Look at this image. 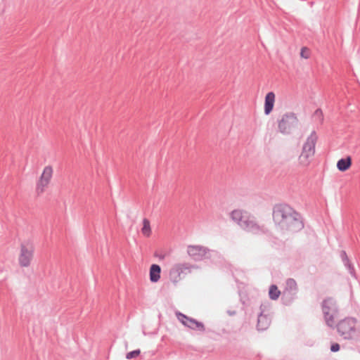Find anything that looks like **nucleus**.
Returning <instances> with one entry per match:
<instances>
[{
  "mask_svg": "<svg viewBox=\"0 0 360 360\" xmlns=\"http://www.w3.org/2000/svg\"><path fill=\"white\" fill-rule=\"evenodd\" d=\"M272 217L276 228L283 234H293L304 228L302 215L288 204L275 205Z\"/></svg>",
  "mask_w": 360,
  "mask_h": 360,
  "instance_id": "obj_1",
  "label": "nucleus"
},
{
  "mask_svg": "<svg viewBox=\"0 0 360 360\" xmlns=\"http://www.w3.org/2000/svg\"><path fill=\"white\" fill-rule=\"evenodd\" d=\"M317 139L318 136L316 131H312L303 144L302 153L299 157V161L301 165L304 166L309 165V159L314 155Z\"/></svg>",
  "mask_w": 360,
  "mask_h": 360,
  "instance_id": "obj_2",
  "label": "nucleus"
},
{
  "mask_svg": "<svg viewBox=\"0 0 360 360\" xmlns=\"http://www.w3.org/2000/svg\"><path fill=\"white\" fill-rule=\"evenodd\" d=\"M321 307L327 326L334 328L335 319L338 314V307L335 301L331 297L324 299Z\"/></svg>",
  "mask_w": 360,
  "mask_h": 360,
  "instance_id": "obj_3",
  "label": "nucleus"
},
{
  "mask_svg": "<svg viewBox=\"0 0 360 360\" xmlns=\"http://www.w3.org/2000/svg\"><path fill=\"white\" fill-rule=\"evenodd\" d=\"M356 319L347 317L335 324V327L337 328L339 335L345 340H352L356 334Z\"/></svg>",
  "mask_w": 360,
  "mask_h": 360,
  "instance_id": "obj_4",
  "label": "nucleus"
},
{
  "mask_svg": "<svg viewBox=\"0 0 360 360\" xmlns=\"http://www.w3.org/2000/svg\"><path fill=\"white\" fill-rule=\"evenodd\" d=\"M298 120L294 112H287L278 121V131L283 134H290L297 125Z\"/></svg>",
  "mask_w": 360,
  "mask_h": 360,
  "instance_id": "obj_5",
  "label": "nucleus"
},
{
  "mask_svg": "<svg viewBox=\"0 0 360 360\" xmlns=\"http://www.w3.org/2000/svg\"><path fill=\"white\" fill-rule=\"evenodd\" d=\"M34 247L32 243L27 242L20 245V253L18 257V262L20 266L27 267L30 265L33 258Z\"/></svg>",
  "mask_w": 360,
  "mask_h": 360,
  "instance_id": "obj_6",
  "label": "nucleus"
},
{
  "mask_svg": "<svg viewBox=\"0 0 360 360\" xmlns=\"http://www.w3.org/2000/svg\"><path fill=\"white\" fill-rule=\"evenodd\" d=\"M176 316L178 320L186 327L192 330H198L204 333L205 327L202 322L198 321L196 319L189 317L181 312H177Z\"/></svg>",
  "mask_w": 360,
  "mask_h": 360,
  "instance_id": "obj_7",
  "label": "nucleus"
},
{
  "mask_svg": "<svg viewBox=\"0 0 360 360\" xmlns=\"http://www.w3.org/2000/svg\"><path fill=\"white\" fill-rule=\"evenodd\" d=\"M193 268H197L195 265H191L187 263L184 264H179L175 265L171 270L169 271V278L170 281L176 283L181 280V275L184 274L185 271H188L191 272V269Z\"/></svg>",
  "mask_w": 360,
  "mask_h": 360,
  "instance_id": "obj_8",
  "label": "nucleus"
},
{
  "mask_svg": "<svg viewBox=\"0 0 360 360\" xmlns=\"http://www.w3.org/2000/svg\"><path fill=\"white\" fill-rule=\"evenodd\" d=\"M240 227L250 233L257 234L264 233V226H261L257 224L253 217L247 216L243 221H242Z\"/></svg>",
  "mask_w": 360,
  "mask_h": 360,
  "instance_id": "obj_9",
  "label": "nucleus"
},
{
  "mask_svg": "<svg viewBox=\"0 0 360 360\" xmlns=\"http://www.w3.org/2000/svg\"><path fill=\"white\" fill-rule=\"evenodd\" d=\"M210 250L201 245H188L187 252L195 261H201L206 257Z\"/></svg>",
  "mask_w": 360,
  "mask_h": 360,
  "instance_id": "obj_10",
  "label": "nucleus"
},
{
  "mask_svg": "<svg viewBox=\"0 0 360 360\" xmlns=\"http://www.w3.org/2000/svg\"><path fill=\"white\" fill-rule=\"evenodd\" d=\"M266 308V306L263 304L259 307L260 312L258 314L257 323V329L258 331H264L270 326L271 319L267 314H264Z\"/></svg>",
  "mask_w": 360,
  "mask_h": 360,
  "instance_id": "obj_11",
  "label": "nucleus"
},
{
  "mask_svg": "<svg viewBox=\"0 0 360 360\" xmlns=\"http://www.w3.org/2000/svg\"><path fill=\"white\" fill-rule=\"evenodd\" d=\"M275 102V94L270 91L266 94L264 100V114L269 115L273 110Z\"/></svg>",
  "mask_w": 360,
  "mask_h": 360,
  "instance_id": "obj_12",
  "label": "nucleus"
},
{
  "mask_svg": "<svg viewBox=\"0 0 360 360\" xmlns=\"http://www.w3.org/2000/svg\"><path fill=\"white\" fill-rule=\"evenodd\" d=\"M161 268L158 264H153L150 267V281L152 283H157L160 278Z\"/></svg>",
  "mask_w": 360,
  "mask_h": 360,
  "instance_id": "obj_13",
  "label": "nucleus"
},
{
  "mask_svg": "<svg viewBox=\"0 0 360 360\" xmlns=\"http://www.w3.org/2000/svg\"><path fill=\"white\" fill-rule=\"evenodd\" d=\"M352 165V158L347 156L345 158L340 159L337 162V168L340 172L348 170Z\"/></svg>",
  "mask_w": 360,
  "mask_h": 360,
  "instance_id": "obj_14",
  "label": "nucleus"
},
{
  "mask_svg": "<svg viewBox=\"0 0 360 360\" xmlns=\"http://www.w3.org/2000/svg\"><path fill=\"white\" fill-rule=\"evenodd\" d=\"M297 293H293V292L283 290L281 295V300L283 304L286 306L290 305L297 298Z\"/></svg>",
  "mask_w": 360,
  "mask_h": 360,
  "instance_id": "obj_15",
  "label": "nucleus"
},
{
  "mask_svg": "<svg viewBox=\"0 0 360 360\" xmlns=\"http://www.w3.org/2000/svg\"><path fill=\"white\" fill-rule=\"evenodd\" d=\"M248 216L247 212H243L241 210H233L231 213V217L233 221L236 222L240 226L242 221H244L245 217Z\"/></svg>",
  "mask_w": 360,
  "mask_h": 360,
  "instance_id": "obj_16",
  "label": "nucleus"
},
{
  "mask_svg": "<svg viewBox=\"0 0 360 360\" xmlns=\"http://www.w3.org/2000/svg\"><path fill=\"white\" fill-rule=\"evenodd\" d=\"M283 290H288L293 292V293H297L298 287L296 281L294 278H288L285 282V288Z\"/></svg>",
  "mask_w": 360,
  "mask_h": 360,
  "instance_id": "obj_17",
  "label": "nucleus"
},
{
  "mask_svg": "<svg viewBox=\"0 0 360 360\" xmlns=\"http://www.w3.org/2000/svg\"><path fill=\"white\" fill-rule=\"evenodd\" d=\"M53 169L51 166H46L44 169V171L40 176V179L46 181L49 184L50 180L52 177Z\"/></svg>",
  "mask_w": 360,
  "mask_h": 360,
  "instance_id": "obj_18",
  "label": "nucleus"
},
{
  "mask_svg": "<svg viewBox=\"0 0 360 360\" xmlns=\"http://www.w3.org/2000/svg\"><path fill=\"white\" fill-rule=\"evenodd\" d=\"M281 295V291L276 285H271L269 290V298L272 300H276Z\"/></svg>",
  "mask_w": 360,
  "mask_h": 360,
  "instance_id": "obj_19",
  "label": "nucleus"
},
{
  "mask_svg": "<svg viewBox=\"0 0 360 360\" xmlns=\"http://www.w3.org/2000/svg\"><path fill=\"white\" fill-rule=\"evenodd\" d=\"M151 230H150V221L147 219H144L143 220V228H142V233L143 235L146 236H149L150 234Z\"/></svg>",
  "mask_w": 360,
  "mask_h": 360,
  "instance_id": "obj_20",
  "label": "nucleus"
},
{
  "mask_svg": "<svg viewBox=\"0 0 360 360\" xmlns=\"http://www.w3.org/2000/svg\"><path fill=\"white\" fill-rule=\"evenodd\" d=\"M48 184H49V183L39 179V181L37 184V188H36L38 194L43 193L44 191V188L48 186Z\"/></svg>",
  "mask_w": 360,
  "mask_h": 360,
  "instance_id": "obj_21",
  "label": "nucleus"
},
{
  "mask_svg": "<svg viewBox=\"0 0 360 360\" xmlns=\"http://www.w3.org/2000/svg\"><path fill=\"white\" fill-rule=\"evenodd\" d=\"M344 266L347 269L348 272L352 277L356 278L354 267L350 261L348 263L344 264Z\"/></svg>",
  "mask_w": 360,
  "mask_h": 360,
  "instance_id": "obj_22",
  "label": "nucleus"
},
{
  "mask_svg": "<svg viewBox=\"0 0 360 360\" xmlns=\"http://www.w3.org/2000/svg\"><path fill=\"white\" fill-rule=\"evenodd\" d=\"M140 354H141V350L139 349H135V350L128 352L126 355V358L127 359H131L136 358Z\"/></svg>",
  "mask_w": 360,
  "mask_h": 360,
  "instance_id": "obj_23",
  "label": "nucleus"
},
{
  "mask_svg": "<svg viewBox=\"0 0 360 360\" xmlns=\"http://www.w3.org/2000/svg\"><path fill=\"white\" fill-rule=\"evenodd\" d=\"M307 51H308V49L306 47L302 48L301 51H300V56L302 58L307 59L309 57V54L307 53Z\"/></svg>",
  "mask_w": 360,
  "mask_h": 360,
  "instance_id": "obj_24",
  "label": "nucleus"
},
{
  "mask_svg": "<svg viewBox=\"0 0 360 360\" xmlns=\"http://www.w3.org/2000/svg\"><path fill=\"white\" fill-rule=\"evenodd\" d=\"M340 346L338 343H333L330 346V351L332 352H337L340 350Z\"/></svg>",
  "mask_w": 360,
  "mask_h": 360,
  "instance_id": "obj_25",
  "label": "nucleus"
},
{
  "mask_svg": "<svg viewBox=\"0 0 360 360\" xmlns=\"http://www.w3.org/2000/svg\"><path fill=\"white\" fill-rule=\"evenodd\" d=\"M341 259H343L345 258H347L348 256L347 255V252L345 250H342L340 254Z\"/></svg>",
  "mask_w": 360,
  "mask_h": 360,
  "instance_id": "obj_26",
  "label": "nucleus"
},
{
  "mask_svg": "<svg viewBox=\"0 0 360 360\" xmlns=\"http://www.w3.org/2000/svg\"><path fill=\"white\" fill-rule=\"evenodd\" d=\"M314 115H317V116H322V111H321V109L316 110V111L314 112Z\"/></svg>",
  "mask_w": 360,
  "mask_h": 360,
  "instance_id": "obj_27",
  "label": "nucleus"
},
{
  "mask_svg": "<svg viewBox=\"0 0 360 360\" xmlns=\"http://www.w3.org/2000/svg\"><path fill=\"white\" fill-rule=\"evenodd\" d=\"M342 263H343V264H345V263H348V262L349 261V257H347V258H345V259H342Z\"/></svg>",
  "mask_w": 360,
  "mask_h": 360,
  "instance_id": "obj_28",
  "label": "nucleus"
},
{
  "mask_svg": "<svg viewBox=\"0 0 360 360\" xmlns=\"http://www.w3.org/2000/svg\"><path fill=\"white\" fill-rule=\"evenodd\" d=\"M228 314L231 316L232 315H235L236 314V311H228Z\"/></svg>",
  "mask_w": 360,
  "mask_h": 360,
  "instance_id": "obj_29",
  "label": "nucleus"
},
{
  "mask_svg": "<svg viewBox=\"0 0 360 360\" xmlns=\"http://www.w3.org/2000/svg\"><path fill=\"white\" fill-rule=\"evenodd\" d=\"M160 257L162 258V259H164V257L162 256V255H160Z\"/></svg>",
  "mask_w": 360,
  "mask_h": 360,
  "instance_id": "obj_30",
  "label": "nucleus"
},
{
  "mask_svg": "<svg viewBox=\"0 0 360 360\" xmlns=\"http://www.w3.org/2000/svg\"><path fill=\"white\" fill-rule=\"evenodd\" d=\"M160 257L162 258V259H164V257L162 256V255H160Z\"/></svg>",
  "mask_w": 360,
  "mask_h": 360,
  "instance_id": "obj_31",
  "label": "nucleus"
}]
</instances>
